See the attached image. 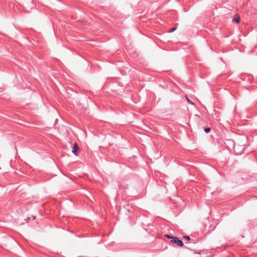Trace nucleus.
<instances>
[{
    "label": "nucleus",
    "mask_w": 257,
    "mask_h": 257,
    "mask_svg": "<svg viewBox=\"0 0 257 257\" xmlns=\"http://www.w3.org/2000/svg\"><path fill=\"white\" fill-rule=\"evenodd\" d=\"M80 151V149L78 147L77 143H75L72 148V152L76 156L78 155L79 152Z\"/></svg>",
    "instance_id": "nucleus-1"
},
{
    "label": "nucleus",
    "mask_w": 257,
    "mask_h": 257,
    "mask_svg": "<svg viewBox=\"0 0 257 257\" xmlns=\"http://www.w3.org/2000/svg\"><path fill=\"white\" fill-rule=\"evenodd\" d=\"M171 241L173 243L177 244L179 246H183L184 245L183 242L176 237H174V238H172V240H171Z\"/></svg>",
    "instance_id": "nucleus-2"
},
{
    "label": "nucleus",
    "mask_w": 257,
    "mask_h": 257,
    "mask_svg": "<svg viewBox=\"0 0 257 257\" xmlns=\"http://www.w3.org/2000/svg\"><path fill=\"white\" fill-rule=\"evenodd\" d=\"M232 22H235L236 23H238L240 22V18L239 16L236 15L235 17L233 19Z\"/></svg>",
    "instance_id": "nucleus-3"
},
{
    "label": "nucleus",
    "mask_w": 257,
    "mask_h": 257,
    "mask_svg": "<svg viewBox=\"0 0 257 257\" xmlns=\"http://www.w3.org/2000/svg\"><path fill=\"white\" fill-rule=\"evenodd\" d=\"M185 98H186V99L187 101L188 102V103H189L190 104H192V105H195L194 103V102H193L192 101H191V100L188 98V97L187 96H185Z\"/></svg>",
    "instance_id": "nucleus-4"
},
{
    "label": "nucleus",
    "mask_w": 257,
    "mask_h": 257,
    "mask_svg": "<svg viewBox=\"0 0 257 257\" xmlns=\"http://www.w3.org/2000/svg\"><path fill=\"white\" fill-rule=\"evenodd\" d=\"M165 236L166 238H168V239H171V240H172V238H174V237H173V236H171V235H168V234H166V235H165Z\"/></svg>",
    "instance_id": "nucleus-5"
},
{
    "label": "nucleus",
    "mask_w": 257,
    "mask_h": 257,
    "mask_svg": "<svg viewBox=\"0 0 257 257\" xmlns=\"http://www.w3.org/2000/svg\"><path fill=\"white\" fill-rule=\"evenodd\" d=\"M204 131L205 132V133H208L210 132V128L209 127H207V128H205L204 129Z\"/></svg>",
    "instance_id": "nucleus-6"
},
{
    "label": "nucleus",
    "mask_w": 257,
    "mask_h": 257,
    "mask_svg": "<svg viewBox=\"0 0 257 257\" xmlns=\"http://www.w3.org/2000/svg\"><path fill=\"white\" fill-rule=\"evenodd\" d=\"M183 238L186 239V240H187L188 241L190 240V238L189 237V236H183Z\"/></svg>",
    "instance_id": "nucleus-7"
},
{
    "label": "nucleus",
    "mask_w": 257,
    "mask_h": 257,
    "mask_svg": "<svg viewBox=\"0 0 257 257\" xmlns=\"http://www.w3.org/2000/svg\"><path fill=\"white\" fill-rule=\"evenodd\" d=\"M176 29H177V28H173V29H171V30L169 31V33H172V32H174V31H175Z\"/></svg>",
    "instance_id": "nucleus-8"
}]
</instances>
